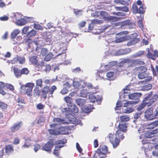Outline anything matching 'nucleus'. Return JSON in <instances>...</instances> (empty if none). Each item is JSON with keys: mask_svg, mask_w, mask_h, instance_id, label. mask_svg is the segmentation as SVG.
Wrapping results in <instances>:
<instances>
[{"mask_svg": "<svg viewBox=\"0 0 158 158\" xmlns=\"http://www.w3.org/2000/svg\"><path fill=\"white\" fill-rule=\"evenodd\" d=\"M146 74L145 72L139 73L138 74V77L139 79H143L145 78Z\"/></svg>", "mask_w": 158, "mask_h": 158, "instance_id": "nucleus-57", "label": "nucleus"}, {"mask_svg": "<svg viewBox=\"0 0 158 158\" xmlns=\"http://www.w3.org/2000/svg\"><path fill=\"white\" fill-rule=\"evenodd\" d=\"M22 125V123L21 122H19L14 124L13 126L11 128V130L12 132H15L21 127Z\"/></svg>", "mask_w": 158, "mask_h": 158, "instance_id": "nucleus-23", "label": "nucleus"}, {"mask_svg": "<svg viewBox=\"0 0 158 158\" xmlns=\"http://www.w3.org/2000/svg\"><path fill=\"white\" fill-rule=\"evenodd\" d=\"M18 106L20 108H23L24 106L23 104H24V101L23 99L20 98H18L17 99Z\"/></svg>", "mask_w": 158, "mask_h": 158, "instance_id": "nucleus-39", "label": "nucleus"}, {"mask_svg": "<svg viewBox=\"0 0 158 158\" xmlns=\"http://www.w3.org/2000/svg\"><path fill=\"white\" fill-rule=\"evenodd\" d=\"M142 95L141 93H135L130 94L128 98L130 99L136 100L138 99Z\"/></svg>", "mask_w": 158, "mask_h": 158, "instance_id": "nucleus-21", "label": "nucleus"}, {"mask_svg": "<svg viewBox=\"0 0 158 158\" xmlns=\"http://www.w3.org/2000/svg\"><path fill=\"white\" fill-rule=\"evenodd\" d=\"M51 35H49V36H48L46 37L45 40H46V44L48 45L50 44L51 42Z\"/></svg>", "mask_w": 158, "mask_h": 158, "instance_id": "nucleus-58", "label": "nucleus"}, {"mask_svg": "<svg viewBox=\"0 0 158 158\" xmlns=\"http://www.w3.org/2000/svg\"><path fill=\"white\" fill-rule=\"evenodd\" d=\"M56 89V87L55 86L53 85L52 86L49 90V93L51 95H49V97H52V94L53 93L54 91Z\"/></svg>", "mask_w": 158, "mask_h": 158, "instance_id": "nucleus-44", "label": "nucleus"}, {"mask_svg": "<svg viewBox=\"0 0 158 158\" xmlns=\"http://www.w3.org/2000/svg\"><path fill=\"white\" fill-rule=\"evenodd\" d=\"M116 61H113L109 62L107 64L104 66V68L107 71L112 68L117 64Z\"/></svg>", "mask_w": 158, "mask_h": 158, "instance_id": "nucleus-25", "label": "nucleus"}, {"mask_svg": "<svg viewBox=\"0 0 158 158\" xmlns=\"http://www.w3.org/2000/svg\"><path fill=\"white\" fill-rule=\"evenodd\" d=\"M158 95L157 94L153 95L152 93L148 94L144 100L147 102V105L149 106L152 105L157 100Z\"/></svg>", "mask_w": 158, "mask_h": 158, "instance_id": "nucleus-3", "label": "nucleus"}, {"mask_svg": "<svg viewBox=\"0 0 158 158\" xmlns=\"http://www.w3.org/2000/svg\"><path fill=\"white\" fill-rule=\"evenodd\" d=\"M92 24H101L103 23V21L101 20L95 19L91 20Z\"/></svg>", "mask_w": 158, "mask_h": 158, "instance_id": "nucleus-46", "label": "nucleus"}, {"mask_svg": "<svg viewBox=\"0 0 158 158\" xmlns=\"http://www.w3.org/2000/svg\"><path fill=\"white\" fill-rule=\"evenodd\" d=\"M123 104V103H122V102L119 101H118L116 103V107L115 108V110H119V108L122 106Z\"/></svg>", "mask_w": 158, "mask_h": 158, "instance_id": "nucleus-64", "label": "nucleus"}, {"mask_svg": "<svg viewBox=\"0 0 158 158\" xmlns=\"http://www.w3.org/2000/svg\"><path fill=\"white\" fill-rule=\"evenodd\" d=\"M132 11L133 13L136 14L138 13V10L136 5L135 4H133L132 6Z\"/></svg>", "mask_w": 158, "mask_h": 158, "instance_id": "nucleus-50", "label": "nucleus"}, {"mask_svg": "<svg viewBox=\"0 0 158 158\" xmlns=\"http://www.w3.org/2000/svg\"><path fill=\"white\" fill-rule=\"evenodd\" d=\"M144 64V62L142 61H141L139 59H135L134 60H129V63H128V66L131 67L133 66H135L137 65H143Z\"/></svg>", "mask_w": 158, "mask_h": 158, "instance_id": "nucleus-12", "label": "nucleus"}, {"mask_svg": "<svg viewBox=\"0 0 158 158\" xmlns=\"http://www.w3.org/2000/svg\"><path fill=\"white\" fill-rule=\"evenodd\" d=\"M73 86L76 89H78L79 87L85 88L87 87L90 88V87H92V85L90 83H87L86 82L83 81H80L78 82L73 80Z\"/></svg>", "mask_w": 158, "mask_h": 158, "instance_id": "nucleus-6", "label": "nucleus"}, {"mask_svg": "<svg viewBox=\"0 0 158 158\" xmlns=\"http://www.w3.org/2000/svg\"><path fill=\"white\" fill-rule=\"evenodd\" d=\"M144 52L143 51H139L137 52L132 55L131 57L132 58H137L142 56L144 54Z\"/></svg>", "mask_w": 158, "mask_h": 158, "instance_id": "nucleus-30", "label": "nucleus"}, {"mask_svg": "<svg viewBox=\"0 0 158 158\" xmlns=\"http://www.w3.org/2000/svg\"><path fill=\"white\" fill-rule=\"evenodd\" d=\"M6 152L7 155H9L10 153L13 151V148L12 145H8L6 147Z\"/></svg>", "mask_w": 158, "mask_h": 158, "instance_id": "nucleus-33", "label": "nucleus"}, {"mask_svg": "<svg viewBox=\"0 0 158 158\" xmlns=\"http://www.w3.org/2000/svg\"><path fill=\"white\" fill-rule=\"evenodd\" d=\"M51 129L48 131L49 133L52 135H57L59 134V131H58L57 127V123H54L50 125Z\"/></svg>", "mask_w": 158, "mask_h": 158, "instance_id": "nucleus-11", "label": "nucleus"}, {"mask_svg": "<svg viewBox=\"0 0 158 158\" xmlns=\"http://www.w3.org/2000/svg\"><path fill=\"white\" fill-rule=\"evenodd\" d=\"M34 86V83H28L26 84L25 86L21 85V88L22 89H32Z\"/></svg>", "mask_w": 158, "mask_h": 158, "instance_id": "nucleus-28", "label": "nucleus"}, {"mask_svg": "<svg viewBox=\"0 0 158 158\" xmlns=\"http://www.w3.org/2000/svg\"><path fill=\"white\" fill-rule=\"evenodd\" d=\"M118 129L117 131L116 135L118 136V134H120L121 135H122L123 133H124V132L126 131L127 128V126L126 124L125 123H121L119 124L118 126Z\"/></svg>", "mask_w": 158, "mask_h": 158, "instance_id": "nucleus-13", "label": "nucleus"}, {"mask_svg": "<svg viewBox=\"0 0 158 158\" xmlns=\"http://www.w3.org/2000/svg\"><path fill=\"white\" fill-rule=\"evenodd\" d=\"M53 121L57 123L56 129H57L58 131H59V134H65L66 133L64 131L66 128L63 127H60L58 125L64 123H66L65 121L59 118H55L53 119Z\"/></svg>", "mask_w": 158, "mask_h": 158, "instance_id": "nucleus-2", "label": "nucleus"}, {"mask_svg": "<svg viewBox=\"0 0 158 158\" xmlns=\"http://www.w3.org/2000/svg\"><path fill=\"white\" fill-rule=\"evenodd\" d=\"M13 71L15 76L17 78L20 77L22 75L21 71L17 68H14Z\"/></svg>", "mask_w": 158, "mask_h": 158, "instance_id": "nucleus-34", "label": "nucleus"}, {"mask_svg": "<svg viewBox=\"0 0 158 158\" xmlns=\"http://www.w3.org/2000/svg\"><path fill=\"white\" fill-rule=\"evenodd\" d=\"M144 117L147 120H152L154 119L153 110L152 108H149L145 111Z\"/></svg>", "mask_w": 158, "mask_h": 158, "instance_id": "nucleus-10", "label": "nucleus"}, {"mask_svg": "<svg viewBox=\"0 0 158 158\" xmlns=\"http://www.w3.org/2000/svg\"><path fill=\"white\" fill-rule=\"evenodd\" d=\"M53 54L52 52H49L45 57L44 60L46 61H48L50 60L53 57Z\"/></svg>", "mask_w": 158, "mask_h": 158, "instance_id": "nucleus-45", "label": "nucleus"}, {"mask_svg": "<svg viewBox=\"0 0 158 158\" xmlns=\"http://www.w3.org/2000/svg\"><path fill=\"white\" fill-rule=\"evenodd\" d=\"M37 44L38 43L37 42L34 41L31 44L32 45L34 46L33 50L35 49L36 51H37L39 49V48L38 47V46H37ZM29 46L30 48H31V44H30Z\"/></svg>", "mask_w": 158, "mask_h": 158, "instance_id": "nucleus-43", "label": "nucleus"}, {"mask_svg": "<svg viewBox=\"0 0 158 158\" xmlns=\"http://www.w3.org/2000/svg\"><path fill=\"white\" fill-rule=\"evenodd\" d=\"M76 102L77 105L79 106H83L86 102V100L84 99L77 98L76 100Z\"/></svg>", "mask_w": 158, "mask_h": 158, "instance_id": "nucleus-31", "label": "nucleus"}, {"mask_svg": "<svg viewBox=\"0 0 158 158\" xmlns=\"http://www.w3.org/2000/svg\"><path fill=\"white\" fill-rule=\"evenodd\" d=\"M7 107V105L5 103L0 101V107L3 109H6Z\"/></svg>", "mask_w": 158, "mask_h": 158, "instance_id": "nucleus-60", "label": "nucleus"}, {"mask_svg": "<svg viewBox=\"0 0 158 158\" xmlns=\"http://www.w3.org/2000/svg\"><path fill=\"white\" fill-rule=\"evenodd\" d=\"M29 60L32 64L35 65L37 64V56H34L30 57Z\"/></svg>", "mask_w": 158, "mask_h": 158, "instance_id": "nucleus-36", "label": "nucleus"}, {"mask_svg": "<svg viewBox=\"0 0 158 158\" xmlns=\"http://www.w3.org/2000/svg\"><path fill=\"white\" fill-rule=\"evenodd\" d=\"M64 100L67 103H69L70 105L73 104L72 103L73 99L69 97H66L64 98Z\"/></svg>", "mask_w": 158, "mask_h": 158, "instance_id": "nucleus-47", "label": "nucleus"}, {"mask_svg": "<svg viewBox=\"0 0 158 158\" xmlns=\"http://www.w3.org/2000/svg\"><path fill=\"white\" fill-rule=\"evenodd\" d=\"M92 87H90V88L88 87L89 89L87 90L86 88L85 89H83L81 90L80 93V96L83 98H86L88 94L96 93V91H95L94 90L98 89V87H96L95 88H92Z\"/></svg>", "mask_w": 158, "mask_h": 158, "instance_id": "nucleus-5", "label": "nucleus"}, {"mask_svg": "<svg viewBox=\"0 0 158 158\" xmlns=\"http://www.w3.org/2000/svg\"><path fill=\"white\" fill-rule=\"evenodd\" d=\"M55 49H53V51L54 52L56 53L57 51H59L61 50L63 51V48H65V47H66L64 43H61L60 44H56L55 45Z\"/></svg>", "mask_w": 158, "mask_h": 158, "instance_id": "nucleus-20", "label": "nucleus"}, {"mask_svg": "<svg viewBox=\"0 0 158 158\" xmlns=\"http://www.w3.org/2000/svg\"><path fill=\"white\" fill-rule=\"evenodd\" d=\"M66 81L64 85L65 87H66L68 88H70L73 85V80L69 78H66Z\"/></svg>", "mask_w": 158, "mask_h": 158, "instance_id": "nucleus-27", "label": "nucleus"}, {"mask_svg": "<svg viewBox=\"0 0 158 158\" xmlns=\"http://www.w3.org/2000/svg\"><path fill=\"white\" fill-rule=\"evenodd\" d=\"M152 85L150 84H148L141 87V89L143 90H148L152 88Z\"/></svg>", "mask_w": 158, "mask_h": 158, "instance_id": "nucleus-38", "label": "nucleus"}, {"mask_svg": "<svg viewBox=\"0 0 158 158\" xmlns=\"http://www.w3.org/2000/svg\"><path fill=\"white\" fill-rule=\"evenodd\" d=\"M36 31L32 29L27 34V36L29 37L33 36L35 35Z\"/></svg>", "mask_w": 158, "mask_h": 158, "instance_id": "nucleus-51", "label": "nucleus"}, {"mask_svg": "<svg viewBox=\"0 0 158 158\" xmlns=\"http://www.w3.org/2000/svg\"><path fill=\"white\" fill-rule=\"evenodd\" d=\"M128 32L127 31H123L117 34L116 35V43H119L126 40L127 39L126 35Z\"/></svg>", "mask_w": 158, "mask_h": 158, "instance_id": "nucleus-4", "label": "nucleus"}, {"mask_svg": "<svg viewBox=\"0 0 158 158\" xmlns=\"http://www.w3.org/2000/svg\"><path fill=\"white\" fill-rule=\"evenodd\" d=\"M94 109L93 107L92 106H91L90 107L88 106H85L83 107L82 109L83 111L86 113H89L91 111V109Z\"/></svg>", "mask_w": 158, "mask_h": 158, "instance_id": "nucleus-37", "label": "nucleus"}, {"mask_svg": "<svg viewBox=\"0 0 158 158\" xmlns=\"http://www.w3.org/2000/svg\"><path fill=\"white\" fill-rule=\"evenodd\" d=\"M57 79V77H56L55 79L52 80H48L46 79L44 81V83L46 84H50V83H52L54 81H55Z\"/></svg>", "mask_w": 158, "mask_h": 158, "instance_id": "nucleus-55", "label": "nucleus"}, {"mask_svg": "<svg viewBox=\"0 0 158 158\" xmlns=\"http://www.w3.org/2000/svg\"><path fill=\"white\" fill-rule=\"evenodd\" d=\"M36 84L37 86L42 87V79H39L37 80L36 81Z\"/></svg>", "mask_w": 158, "mask_h": 158, "instance_id": "nucleus-56", "label": "nucleus"}, {"mask_svg": "<svg viewBox=\"0 0 158 158\" xmlns=\"http://www.w3.org/2000/svg\"><path fill=\"white\" fill-rule=\"evenodd\" d=\"M154 119L158 116V107H157L153 111Z\"/></svg>", "mask_w": 158, "mask_h": 158, "instance_id": "nucleus-59", "label": "nucleus"}, {"mask_svg": "<svg viewBox=\"0 0 158 158\" xmlns=\"http://www.w3.org/2000/svg\"><path fill=\"white\" fill-rule=\"evenodd\" d=\"M158 133V128L152 131H147L144 134L145 137L146 138H152L154 135Z\"/></svg>", "mask_w": 158, "mask_h": 158, "instance_id": "nucleus-14", "label": "nucleus"}, {"mask_svg": "<svg viewBox=\"0 0 158 158\" xmlns=\"http://www.w3.org/2000/svg\"><path fill=\"white\" fill-rule=\"evenodd\" d=\"M136 103V102L134 101H131L129 102H126L123 103V104L124 108L127 107L129 105L134 104Z\"/></svg>", "mask_w": 158, "mask_h": 158, "instance_id": "nucleus-48", "label": "nucleus"}, {"mask_svg": "<svg viewBox=\"0 0 158 158\" xmlns=\"http://www.w3.org/2000/svg\"><path fill=\"white\" fill-rule=\"evenodd\" d=\"M73 11L77 17H79L82 15V11L81 10L74 9Z\"/></svg>", "mask_w": 158, "mask_h": 158, "instance_id": "nucleus-42", "label": "nucleus"}, {"mask_svg": "<svg viewBox=\"0 0 158 158\" xmlns=\"http://www.w3.org/2000/svg\"><path fill=\"white\" fill-rule=\"evenodd\" d=\"M33 93L34 96H39L40 94L39 88L37 87H35Z\"/></svg>", "mask_w": 158, "mask_h": 158, "instance_id": "nucleus-49", "label": "nucleus"}, {"mask_svg": "<svg viewBox=\"0 0 158 158\" xmlns=\"http://www.w3.org/2000/svg\"><path fill=\"white\" fill-rule=\"evenodd\" d=\"M89 97L90 102L94 103L96 101L98 104L100 103L102 99V97L101 95H98L96 97L93 94H91L89 95Z\"/></svg>", "mask_w": 158, "mask_h": 158, "instance_id": "nucleus-9", "label": "nucleus"}, {"mask_svg": "<svg viewBox=\"0 0 158 158\" xmlns=\"http://www.w3.org/2000/svg\"><path fill=\"white\" fill-rule=\"evenodd\" d=\"M66 49V47H65V48H63V51L61 53H59L55 57V58H59L60 61H64V60L66 56L65 53V50Z\"/></svg>", "mask_w": 158, "mask_h": 158, "instance_id": "nucleus-19", "label": "nucleus"}, {"mask_svg": "<svg viewBox=\"0 0 158 158\" xmlns=\"http://www.w3.org/2000/svg\"><path fill=\"white\" fill-rule=\"evenodd\" d=\"M10 17L12 19L13 21L15 22L16 23V21L19 19H20L23 17V16L21 14L18 13H12L11 14Z\"/></svg>", "mask_w": 158, "mask_h": 158, "instance_id": "nucleus-17", "label": "nucleus"}, {"mask_svg": "<svg viewBox=\"0 0 158 158\" xmlns=\"http://www.w3.org/2000/svg\"><path fill=\"white\" fill-rule=\"evenodd\" d=\"M107 138L112 144L114 148H115L118 145L119 143V140L118 139H116L115 136H114L112 134H109Z\"/></svg>", "mask_w": 158, "mask_h": 158, "instance_id": "nucleus-8", "label": "nucleus"}, {"mask_svg": "<svg viewBox=\"0 0 158 158\" xmlns=\"http://www.w3.org/2000/svg\"><path fill=\"white\" fill-rule=\"evenodd\" d=\"M130 86L129 85L126 87L124 89H123V93H125L126 94H129V91L130 89Z\"/></svg>", "mask_w": 158, "mask_h": 158, "instance_id": "nucleus-61", "label": "nucleus"}, {"mask_svg": "<svg viewBox=\"0 0 158 158\" xmlns=\"http://www.w3.org/2000/svg\"><path fill=\"white\" fill-rule=\"evenodd\" d=\"M101 16L104 19L107 21H110L114 19V17L110 16L108 15L107 13L105 11L100 12Z\"/></svg>", "mask_w": 158, "mask_h": 158, "instance_id": "nucleus-18", "label": "nucleus"}, {"mask_svg": "<svg viewBox=\"0 0 158 158\" xmlns=\"http://www.w3.org/2000/svg\"><path fill=\"white\" fill-rule=\"evenodd\" d=\"M48 53V50L46 48H43L41 49V54L43 56H45Z\"/></svg>", "mask_w": 158, "mask_h": 158, "instance_id": "nucleus-52", "label": "nucleus"}, {"mask_svg": "<svg viewBox=\"0 0 158 158\" xmlns=\"http://www.w3.org/2000/svg\"><path fill=\"white\" fill-rule=\"evenodd\" d=\"M120 119L122 122H125L129 120L130 118L127 115L121 116L120 117Z\"/></svg>", "mask_w": 158, "mask_h": 158, "instance_id": "nucleus-41", "label": "nucleus"}, {"mask_svg": "<svg viewBox=\"0 0 158 158\" xmlns=\"http://www.w3.org/2000/svg\"><path fill=\"white\" fill-rule=\"evenodd\" d=\"M100 152L102 154H104L107 151V148L105 145L102 146L101 149H100Z\"/></svg>", "mask_w": 158, "mask_h": 158, "instance_id": "nucleus-54", "label": "nucleus"}, {"mask_svg": "<svg viewBox=\"0 0 158 158\" xmlns=\"http://www.w3.org/2000/svg\"><path fill=\"white\" fill-rule=\"evenodd\" d=\"M68 105L69 108L62 109V112L65 113L66 117L68 120L67 123L76 124H80L81 125H82V123L80 121H78V119L72 114L73 113H77L78 112V110L77 106L73 104Z\"/></svg>", "mask_w": 158, "mask_h": 158, "instance_id": "nucleus-1", "label": "nucleus"}, {"mask_svg": "<svg viewBox=\"0 0 158 158\" xmlns=\"http://www.w3.org/2000/svg\"><path fill=\"white\" fill-rule=\"evenodd\" d=\"M24 139L25 142L23 145L22 146V148L23 149L28 148L31 145V143L28 142V141H31V139L30 138H27L26 137H24Z\"/></svg>", "mask_w": 158, "mask_h": 158, "instance_id": "nucleus-22", "label": "nucleus"}, {"mask_svg": "<svg viewBox=\"0 0 158 158\" xmlns=\"http://www.w3.org/2000/svg\"><path fill=\"white\" fill-rule=\"evenodd\" d=\"M116 134L117 131L115 133V136L116 138V139H118L119 141L120 140H122L124 138V137L123 136L124 133H123L122 135H121L120 134H118V136L116 135Z\"/></svg>", "mask_w": 158, "mask_h": 158, "instance_id": "nucleus-53", "label": "nucleus"}, {"mask_svg": "<svg viewBox=\"0 0 158 158\" xmlns=\"http://www.w3.org/2000/svg\"><path fill=\"white\" fill-rule=\"evenodd\" d=\"M53 144L54 143L52 142H48L43 147L42 149L48 152H50L51 151V149L52 148Z\"/></svg>", "mask_w": 158, "mask_h": 158, "instance_id": "nucleus-15", "label": "nucleus"}, {"mask_svg": "<svg viewBox=\"0 0 158 158\" xmlns=\"http://www.w3.org/2000/svg\"><path fill=\"white\" fill-rule=\"evenodd\" d=\"M27 19L25 17L22 18V17L20 19H19L18 20L16 21V24L19 26H23L25 25L27 23Z\"/></svg>", "mask_w": 158, "mask_h": 158, "instance_id": "nucleus-24", "label": "nucleus"}, {"mask_svg": "<svg viewBox=\"0 0 158 158\" xmlns=\"http://www.w3.org/2000/svg\"><path fill=\"white\" fill-rule=\"evenodd\" d=\"M158 126V120L149 124L146 127L147 129H153L155 127Z\"/></svg>", "mask_w": 158, "mask_h": 158, "instance_id": "nucleus-29", "label": "nucleus"}, {"mask_svg": "<svg viewBox=\"0 0 158 158\" xmlns=\"http://www.w3.org/2000/svg\"><path fill=\"white\" fill-rule=\"evenodd\" d=\"M66 141L65 140L64 141L62 140H58L56 142V146L55 147V149L54 150L53 154L54 155L56 156L59 155V150L60 148H62L64 146V143H66Z\"/></svg>", "mask_w": 158, "mask_h": 158, "instance_id": "nucleus-7", "label": "nucleus"}, {"mask_svg": "<svg viewBox=\"0 0 158 158\" xmlns=\"http://www.w3.org/2000/svg\"><path fill=\"white\" fill-rule=\"evenodd\" d=\"M142 113H143V112L140 111L139 112H138L136 113L135 114L134 116V118L135 119H137L139 118L140 117Z\"/></svg>", "mask_w": 158, "mask_h": 158, "instance_id": "nucleus-63", "label": "nucleus"}, {"mask_svg": "<svg viewBox=\"0 0 158 158\" xmlns=\"http://www.w3.org/2000/svg\"><path fill=\"white\" fill-rule=\"evenodd\" d=\"M134 110L133 108L131 107H125L123 108L122 112L123 113L128 114L132 112Z\"/></svg>", "mask_w": 158, "mask_h": 158, "instance_id": "nucleus-35", "label": "nucleus"}, {"mask_svg": "<svg viewBox=\"0 0 158 158\" xmlns=\"http://www.w3.org/2000/svg\"><path fill=\"white\" fill-rule=\"evenodd\" d=\"M147 70L146 67L144 66H141L135 68L134 70L135 72H136L139 73H142L145 72Z\"/></svg>", "mask_w": 158, "mask_h": 158, "instance_id": "nucleus-26", "label": "nucleus"}, {"mask_svg": "<svg viewBox=\"0 0 158 158\" xmlns=\"http://www.w3.org/2000/svg\"><path fill=\"white\" fill-rule=\"evenodd\" d=\"M131 50L130 48H126L125 49H120L116 52L114 55L116 56H120L127 54L131 52Z\"/></svg>", "mask_w": 158, "mask_h": 158, "instance_id": "nucleus-16", "label": "nucleus"}, {"mask_svg": "<svg viewBox=\"0 0 158 158\" xmlns=\"http://www.w3.org/2000/svg\"><path fill=\"white\" fill-rule=\"evenodd\" d=\"M20 32V31L18 29H15L11 32V39H15L17 35Z\"/></svg>", "mask_w": 158, "mask_h": 158, "instance_id": "nucleus-32", "label": "nucleus"}, {"mask_svg": "<svg viewBox=\"0 0 158 158\" xmlns=\"http://www.w3.org/2000/svg\"><path fill=\"white\" fill-rule=\"evenodd\" d=\"M147 102H146L144 100L142 104L137 107V110L139 111H140L146 105H147Z\"/></svg>", "mask_w": 158, "mask_h": 158, "instance_id": "nucleus-40", "label": "nucleus"}, {"mask_svg": "<svg viewBox=\"0 0 158 158\" xmlns=\"http://www.w3.org/2000/svg\"><path fill=\"white\" fill-rule=\"evenodd\" d=\"M141 126L142 125L141 124H139L137 126H135V128L138 129V131L139 133H141L142 132H144L143 129L141 127Z\"/></svg>", "mask_w": 158, "mask_h": 158, "instance_id": "nucleus-62", "label": "nucleus"}]
</instances>
